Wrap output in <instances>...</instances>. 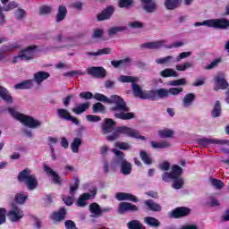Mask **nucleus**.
<instances>
[{
	"instance_id": "obj_42",
	"label": "nucleus",
	"mask_w": 229,
	"mask_h": 229,
	"mask_svg": "<svg viewBox=\"0 0 229 229\" xmlns=\"http://www.w3.org/2000/svg\"><path fill=\"white\" fill-rule=\"evenodd\" d=\"M28 199V194L25 191H21L15 195V201L18 205H24Z\"/></svg>"
},
{
	"instance_id": "obj_4",
	"label": "nucleus",
	"mask_w": 229,
	"mask_h": 229,
	"mask_svg": "<svg viewBox=\"0 0 229 229\" xmlns=\"http://www.w3.org/2000/svg\"><path fill=\"white\" fill-rule=\"evenodd\" d=\"M182 167L178 166V165H174L172 167V173H165L162 175L164 182H169V180H174L172 184L173 189L176 191L182 189L183 187V179L180 177L182 173Z\"/></svg>"
},
{
	"instance_id": "obj_22",
	"label": "nucleus",
	"mask_w": 229,
	"mask_h": 229,
	"mask_svg": "<svg viewBox=\"0 0 229 229\" xmlns=\"http://www.w3.org/2000/svg\"><path fill=\"white\" fill-rule=\"evenodd\" d=\"M114 10L115 9L112 5L106 7L100 14L98 15V21H107V19H110V17L114 15Z\"/></svg>"
},
{
	"instance_id": "obj_24",
	"label": "nucleus",
	"mask_w": 229,
	"mask_h": 229,
	"mask_svg": "<svg viewBox=\"0 0 229 229\" xmlns=\"http://www.w3.org/2000/svg\"><path fill=\"white\" fill-rule=\"evenodd\" d=\"M21 47V44L19 42L13 43L8 46H4L2 48H0V61L4 58V53H12V51L15 49H19Z\"/></svg>"
},
{
	"instance_id": "obj_17",
	"label": "nucleus",
	"mask_w": 229,
	"mask_h": 229,
	"mask_svg": "<svg viewBox=\"0 0 229 229\" xmlns=\"http://www.w3.org/2000/svg\"><path fill=\"white\" fill-rule=\"evenodd\" d=\"M139 208L131 203L121 202L118 205V214H124V212H137Z\"/></svg>"
},
{
	"instance_id": "obj_12",
	"label": "nucleus",
	"mask_w": 229,
	"mask_h": 229,
	"mask_svg": "<svg viewBox=\"0 0 229 229\" xmlns=\"http://www.w3.org/2000/svg\"><path fill=\"white\" fill-rule=\"evenodd\" d=\"M110 210H112L111 208L101 209V207L98 203H92L89 205V212L91 214V217H99L103 212H110Z\"/></svg>"
},
{
	"instance_id": "obj_27",
	"label": "nucleus",
	"mask_w": 229,
	"mask_h": 229,
	"mask_svg": "<svg viewBox=\"0 0 229 229\" xmlns=\"http://www.w3.org/2000/svg\"><path fill=\"white\" fill-rule=\"evenodd\" d=\"M150 146L153 149H167L171 148V142L165 140V141H150Z\"/></svg>"
},
{
	"instance_id": "obj_58",
	"label": "nucleus",
	"mask_w": 229,
	"mask_h": 229,
	"mask_svg": "<svg viewBox=\"0 0 229 229\" xmlns=\"http://www.w3.org/2000/svg\"><path fill=\"white\" fill-rule=\"evenodd\" d=\"M14 17L18 21H21V20L24 19V17H26V11H24L23 9L16 10L15 13H14Z\"/></svg>"
},
{
	"instance_id": "obj_50",
	"label": "nucleus",
	"mask_w": 229,
	"mask_h": 229,
	"mask_svg": "<svg viewBox=\"0 0 229 229\" xmlns=\"http://www.w3.org/2000/svg\"><path fill=\"white\" fill-rule=\"evenodd\" d=\"M92 108H93L94 114H105V110H106L105 106H103V104L99 102L94 104Z\"/></svg>"
},
{
	"instance_id": "obj_64",
	"label": "nucleus",
	"mask_w": 229,
	"mask_h": 229,
	"mask_svg": "<svg viewBox=\"0 0 229 229\" xmlns=\"http://www.w3.org/2000/svg\"><path fill=\"white\" fill-rule=\"evenodd\" d=\"M170 167L171 164L167 161H163L161 164H159V169L161 171H169Z\"/></svg>"
},
{
	"instance_id": "obj_6",
	"label": "nucleus",
	"mask_w": 229,
	"mask_h": 229,
	"mask_svg": "<svg viewBox=\"0 0 229 229\" xmlns=\"http://www.w3.org/2000/svg\"><path fill=\"white\" fill-rule=\"evenodd\" d=\"M194 26L196 28H198V26H207L208 28H215V30H226V28H229V21L225 18L211 19L202 22H195Z\"/></svg>"
},
{
	"instance_id": "obj_47",
	"label": "nucleus",
	"mask_w": 229,
	"mask_h": 229,
	"mask_svg": "<svg viewBox=\"0 0 229 229\" xmlns=\"http://www.w3.org/2000/svg\"><path fill=\"white\" fill-rule=\"evenodd\" d=\"M140 157L142 162H144V164H147V165H151L153 162V160L151 159V157H149V154H148V152H146V150H141L140 152Z\"/></svg>"
},
{
	"instance_id": "obj_54",
	"label": "nucleus",
	"mask_w": 229,
	"mask_h": 229,
	"mask_svg": "<svg viewBox=\"0 0 229 229\" xmlns=\"http://www.w3.org/2000/svg\"><path fill=\"white\" fill-rule=\"evenodd\" d=\"M121 137V132L119 131L118 127L116 128L115 131L106 137L107 140L113 142L114 140H117Z\"/></svg>"
},
{
	"instance_id": "obj_33",
	"label": "nucleus",
	"mask_w": 229,
	"mask_h": 229,
	"mask_svg": "<svg viewBox=\"0 0 229 229\" xmlns=\"http://www.w3.org/2000/svg\"><path fill=\"white\" fill-rule=\"evenodd\" d=\"M66 214L67 212L65 211V209L64 208H61L59 212H55L51 215V219H53L55 223H58V221L65 219Z\"/></svg>"
},
{
	"instance_id": "obj_23",
	"label": "nucleus",
	"mask_w": 229,
	"mask_h": 229,
	"mask_svg": "<svg viewBox=\"0 0 229 229\" xmlns=\"http://www.w3.org/2000/svg\"><path fill=\"white\" fill-rule=\"evenodd\" d=\"M88 72L91 76H95L96 78H105L106 74V71L103 67H91L88 69Z\"/></svg>"
},
{
	"instance_id": "obj_35",
	"label": "nucleus",
	"mask_w": 229,
	"mask_h": 229,
	"mask_svg": "<svg viewBox=\"0 0 229 229\" xmlns=\"http://www.w3.org/2000/svg\"><path fill=\"white\" fill-rule=\"evenodd\" d=\"M162 78H178V72L174 69L166 68L160 72Z\"/></svg>"
},
{
	"instance_id": "obj_57",
	"label": "nucleus",
	"mask_w": 229,
	"mask_h": 229,
	"mask_svg": "<svg viewBox=\"0 0 229 229\" xmlns=\"http://www.w3.org/2000/svg\"><path fill=\"white\" fill-rule=\"evenodd\" d=\"M63 201L67 205L68 207H71L74 203V195L72 193H70V196H64L63 198Z\"/></svg>"
},
{
	"instance_id": "obj_43",
	"label": "nucleus",
	"mask_w": 229,
	"mask_h": 229,
	"mask_svg": "<svg viewBox=\"0 0 229 229\" xmlns=\"http://www.w3.org/2000/svg\"><path fill=\"white\" fill-rule=\"evenodd\" d=\"M144 222L146 225H148V226H154L155 228L160 226V222L153 216L145 217Z\"/></svg>"
},
{
	"instance_id": "obj_3",
	"label": "nucleus",
	"mask_w": 229,
	"mask_h": 229,
	"mask_svg": "<svg viewBox=\"0 0 229 229\" xmlns=\"http://www.w3.org/2000/svg\"><path fill=\"white\" fill-rule=\"evenodd\" d=\"M9 114L12 115V117H13V119H16V121H19L21 123V124H24V126H28V128L35 129L42 126V122L31 116L22 114L21 113H19V111H16L13 107L9 108Z\"/></svg>"
},
{
	"instance_id": "obj_37",
	"label": "nucleus",
	"mask_w": 229,
	"mask_h": 229,
	"mask_svg": "<svg viewBox=\"0 0 229 229\" xmlns=\"http://www.w3.org/2000/svg\"><path fill=\"white\" fill-rule=\"evenodd\" d=\"M86 55L89 56H101L102 55H112V48L110 47H106L98 50L97 52H86Z\"/></svg>"
},
{
	"instance_id": "obj_44",
	"label": "nucleus",
	"mask_w": 229,
	"mask_h": 229,
	"mask_svg": "<svg viewBox=\"0 0 229 229\" xmlns=\"http://www.w3.org/2000/svg\"><path fill=\"white\" fill-rule=\"evenodd\" d=\"M114 148H116L118 149H122L123 151H128L131 148V145L128 142H123V141H116L114 143Z\"/></svg>"
},
{
	"instance_id": "obj_21",
	"label": "nucleus",
	"mask_w": 229,
	"mask_h": 229,
	"mask_svg": "<svg viewBox=\"0 0 229 229\" xmlns=\"http://www.w3.org/2000/svg\"><path fill=\"white\" fill-rule=\"evenodd\" d=\"M191 214V208L185 207H180L172 211V217L178 219V217H185Z\"/></svg>"
},
{
	"instance_id": "obj_41",
	"label": "nucleus",
	"mask_w": 229,
	"mask_h": 229,
	"mask_svg": "<svg viewBox=\"0 0 229 229\" xmlns=\"http://www.w3.org/2000/svg\"><path fill=\"white\" fill-rule=\"evenodd\" d=\"M221 102L216 101L214 106H213V110L211 112V117H220L221 115Z\"/></svg>"
},
{
	"instance_id": "obj_38",
	"label": "nucleus",
	"mask_w": 229,
	"mask_h": 229,
	"mask_svg": "<svg viewBox=\"0 0 229 229\" xmlns=\"http://www.w3.org/2000/svg\"><path fill=\"white\" fill-rule=\"evenodd\" d=\"M118 81L121 83H137V81H139V77H135V76H128V75H121L118 78Z\"/></svg>"
},
{
	"instance_id": "obj_51",
	"label": "nucleus",
	"mask_w": 229,
	"mask_h": 229,
	"mask_svg": "<svg viewBox=\"0 0 229 229\" xmlns=\"http://www.w3.org/2000/svg\"><path fill=\"white\" fill-rule=\"evenodd\" d=\"M170 87H180L182 85H187V80L185 79H179L176 81H171L168 82Z\"/></svg>"
},
{
	"instance_id": "obj_56",
	"label": "nucleus",
	"mask_w": 229,
	"mask_h": 229,
	"mask_svg": "<svg viewBox=\"0 0 229 229\" xmlns=\"http://www.w3.org/2000/svg\"><path fill=\"white\" fill-rule=\"evenodd\" d=\"M182 92H183V88H170L168 89V97L178 96V94H182Z\"/></svg>"
},
{
	"instance_id": "obj_30",
	"label": "nucleus",
	"mask_w": 229,
	"mask_h": 229,
	"mask_svg": "<svg viewBox=\"0 0 229 229\" xmlns=\"http://www.w3.org/2000/svg\"><path fill=\"white\" fill-rule=\"evenodd\" d=\"M164 46H165V41H156L142 44L141 47L144 49H159V47H164Z\"/></svg>"
},
{
	"instance_id": "obj_60",
	"label": "nucleus",
	"mask_w": 229,
	"mask_h": 229,
	"mask_svg": "<svg viewBox=\"0 0 229 229\" xmlns=\"http://www.w3.org/2000/svg\"><path fill=\"white\" fill-rule=\"evenodd\" d=\"M211 185L212 187H214L215 189H223L224 187V183L223 182H221L220 180L217 179H211Z\"/></svg>"
},
{
	"instance_id": "obj_49",
	"label": "nucleus",
	"mask_w": 229,
	"mask_h": 229,
	"mask_svg": "<svg viewBox=\"0 0 229 229\" xmlns=\"http://www.w3.org/2000/svg\"><path fill=\"white\" fill-rule=\"evenodd\" d=\"M129 229H146L139 220H132L127 224Z\"/></svg>"
},
{
	"instance_id": "obj_25",
	"label": "nucleus",
	"mask_w": 229,
	"mask_h": 229,
	"mask_svg": "<svg viewBox=\"0 0 229 229\" xmlns=\"http://www.w3.org/2000/svg\"><path fill=\"white\" fill-rule=\"evenodd\" d=\"M90 108V103L89 102H85L81 104H77L72 109V113L76 114L77 115H80L83 114V112H87Z\"/></svg>"
},
{
	"instance_id": "obj_7",
	"label": "nucleus",
	"mask_w": 229,
	"mask_h": 229,
	"mask_svg": "<svg viewBox=\"0 0 229 229\" xmlns=\"http://www.w3.org/2000/svg\"><path fill=\"white\" fill-rule=\"evenodd\" d=\"M38 51V47L37 46H30L21 49L18 55L13 57V62L17 64V62H21V60H33L35 58V53Z\"/></svg>"
},
{
	"instance_id": "obj_29",
	"label": "nucleus",
	"mask_w": 229,
	"mask_h": 229,
	"mask_svg": "<svg viewBox=\"0 0 229 229\" xmlns=\"http://www.w3.org/2000/svg\"><path fill=\"white\" fill-rule=\"evenodd\" d=\"M183 3V0H165L164 4L166 10H176Z\"/></svg>"
},
{
	"instance_id": "obj_61",
	"label": "nucleus",
	"mask_w": 229,
	"mask_h": 229,
	"mask_svg": "<svg viewBox=\"0 0 229 229\" xmlns=\"http://www.w3.org/2000/svg\"><path fill=\"white\" fill-rule=\"evenodd\" d=\"M143 26L144 25L142 24V22L137 21H131L129 23V28H131L132 30H140L143 28Z\"/></svg>"
},
{
	"instance_id": "obj_10",
	"label": "nucleus",
	"mask_w": 229,
	"mask_h": 229,
	"mask_svg": "<svg viewBox=\"0 0 229 229\" xmlns=\"http://www.w3.org/2000/svg\"><path fill=\"white\" fill-rule=\"evenodd\" d=\"M118 131L120 135H126V137H131V139H140V140H146L145 136H141L139 131L130 128L128 126L118 127Z\"/></svg>"
},
{
	"instance_id": "obj_28",
	"label": "nucleus",
	"mask_w": 229,
	"mask_h": 229,
	"mask_svg": "<svg viewBox=\"0 0 229 229\" xmlns=\"http://www.w3.org/2000/svg\"><path fill=\"white\" fill-rule=\"evenodd\" d=\"M195 99H196V95H194V93L186 94L182 98V106L184 108H191Z\"/></svg>"
},
{
	"instance_id": "obj_31",
	"label": "nucleus",
	"mask_w": 229,
	"mask_h": 229,
	"mask_svg": "<svg viewBox=\"0 0 229 229\" xmlns=\"http://www.w3.org/2000/svg\"><path fill=\"white\" fill-rule=\"evenodd\" d=\"M143 8L148 13H153L157 10V4L152 0H142Z\"/></svg>"
},
{
	"instance_id": "obj_8",
	"label": "nucleus",
	"mask_w": 229,
	"mask_h": 229,
	"mask_svg": "<svg viewBox=\"0 0 229 229\" xmlns=\"http://www.w3.org/2000/svg\"><path fill=\"white\" fill-rule=\"evenodd\" d=\"M7 217L11 223H19L24 217V211L17 204L13 203L7 213Z\"/></svg>"
},
{
	"instance_id": "obj_5",
	"label": "nucleus",
	"mask_w": 229,
	"mask_h": 229,
	"mask_svg": "<svg viewBox=\"0 0 229 229\" xmlns=\"http://www.w3.org/2000/svg\"><path fill=\"white\" fill-rule=\"evenodd\" d=\"M17 178L20 183H25L28 191H35V189L38 187V180H37V176L31 174V170L28 168L20 172Z\"/></svg>"
},
{
	"instance_id": "obj_26",
	"label": "nucleus",
	"mask_w": 229,
	"mask_h": 229,
	"mask_svg": "<svg viewBox=\"0 0 229 229\" xmlns=\"http://www.w3.org/2000/svg\"><path fill=\"white\" fill-rule=\"evenodd\" d=\"M156 64H158L159 65H173V64H176V58L173 55L160 57L156 59Z\"/></svg>"
},
{
	"instance_id": "obj_39",
	"label": "nucleus",
	"mask_w": 229,
	"mask_h": 229,
	"mask_svg": "<svg viewBox=\"0 0 229 229\" xmlns=\"http://www.w3.org/2000/svg\"><path fill=\"white\" fill-rule=\"evenodd\" d=\"M0 98L6 103H13V98L5 88L0 87Z\"/></svg>"
},
{
	"instance_id": "obj_34",
	"label": "nucleus",
	"mask_w": 229,
	"mask_h": 229,
	"mask_svg": "<svg viewBox=\"0 0 229 229\" xmlns=\"http://www.w3.org/2000/svg\"><path fill=\"white\" fill-rule=\"evenodd\" d=\"M49 72H38L34 74V81L38 85H40L42 81L47 80L49 78Z\"/></svg>"
},
{
	"instance_id": "obj_1",
	"label": "nucleus",
	"mask_w": 229,
	"mask_h": 229,
	"mask_svg": "<svg viewBox=\"0 0 229 229\" xmlns=\"http://www.w3.org/2000/svg\"><path fill=\"white\" fill-rule=\"evenodd\" d=\"M80 98L82 99H97V101H101L102 103H107V105H113L110 107V112L114 114L116 119H122L123 121H130V119H135V113L130 112V108L126 106V102L117 96L113 95L109 98L101 93L92 94L90 91H84L80 93Z\"/></svg>"
},
{
	"instance_id": "obj_2",
	"label": "nucleus",
	"mask_w": 229,
	"mask_h": 229,
	"mask_svg": "<svg viewBox=\"0 0 229 229\" xmlns=\"http://www.w3.org/2000/svg\"><path fill=\"white\" fill-rule=\"evenodd\" d=\"M112 151L115 155V157L111 163L112 167L121 165V172L123 174H131V163L126 160V156L123 154V152L117 148H114Z\"/></svg>"
},
{
	"instance_id": "obj_19",
	"label": "nucleus",
	"mask_w": 229,
	"mask_h": 229,
	"mask_svg": "<svg viewBox=\"0 0 229 229\" xmlns=\"http://www.w3.org/2000/svg\"><path fill=\"white\" fill-rule=\"evenodd\" d=\"M114 128H115V122L114 120L110 118L104 120V123H102V131L105 135L112 133Z\"/></svg>"
},
{
	"instance_id": "obj_14",
	"label": "nucleus",
	"mask_w": 229,
	"mask_h": 229,
	"mask_svg": "<svg viewBox=\"0 0 229 229\" xmlns=\"http://www.w3.org/2000/svg\"><path fill=\"white\" fill-rule=\"evenodd\" d=\"M132 90L134 92V96H136V98H140V99H149V98L151 97L150 90H142L139 84H136L135 82L132 83Z\"/></svg>"
},
{
	"instance_id": "obj_52",
	"label": "nucleus",
	"mask_w": 229,
	"mask_h": 229,
	"mask_svg": "<svg viewBox=\"0 0 229 229\" xmlns=\"http://www.w3.org/2000/svg\"><path fill=\"white\" fill-rule=\"evenodd\" d=\"M78 187H80V179L78 177L73 178V183L70 186V194H73L78 191Z\"/></svg>"
},
{
	"instance_id": "obj_13",
	"label": "nucleus",
	"mask_w": 229,
	"mask_h": 229,
	"mask_svg": "<svg viewBox=\"0 0 229 229\" xmlns=\"http://www.w3.org/2000/svg\"><path fill=\"white\" fill-rule=\"evenodd\" d=\"M114 198L117 201H132L133 203H138L139 201V199L135 195L126 192H116Z\"/></svg>"
},
{
	"instance_id": "obj_32",
	"label": "nucleus",
	"mask_w": 229,
	"mask_h": 229,
	"mask_svg": "<svg viewBox=\"0 0 229 229\" xmlns=\"http://www.w3.org/2000/svg\"><path fill=\"white\" fill-rule=\"evenodd\" d=\"M144 205L148 210H152L153 212H160L162 210V206L151 199L145 200Z\"/></svg>"
},
{
	"instance_id": "obj_9",
	"label": "nucleus",
	"mask_w": 229,
	"mask_h": 229,
	"mask_svg": "<svg viewBox=\"0 0 229 229\" xmlns=\"http://www.w3.org/2000/svg\"><path fill=\"white\" fill-rule=\"evenodd\" d=\"M197 142L200 148H208V146H229V140L200 138Z\"/></svg>"
},
{
	"instance_id": "obj_45",
	"label": "nucleus",
	"mask_w": 229,
	"mask_h": 229,
	"mask_svg": "<svg viewBox=\"0 0 229 229\" xmlns=\"http://www.w3.org/2000/svg\"><path fill=\"white\" fill-rule=\"evenodd\" d=\"M80 146H81V140L80 138H75L71 143V149L72 153H79Z\"/></svg>"
},
{
	"instance_id": "obj_20",
	"label": "nucleus",
	"mask_w": 229,
	"mask_h": 229,
	"mask_svg": "<svg viewBox=\"0 0 229 229\" xmlns=\"http://www.w3.org/2000/svg\"><path fill=\"white\" fill-rule=\"evenodd\" d=\"M155 98H159L160 99L169 98V89H158L156 90H150L149 99H155Z\"/></svg>"
},
{
	"instance_id": "obj_46",
	"label": "nucleus",
	"mask_w": 229,
	"mask_h": 229,
	"mask_svg": "<svg viewBox=\"0 0 229 229\" xmlns=\"http://www.w3.org/2000/svg\"><path fill=\"white\" fill-rule=\"evenodd\" d=\"M133 0H119L118 6L119 8H124L125 10H130L133 6Z\"/></svg>"
},
{
	"instance_id": "obj_15",
	"label": "nucleus",
	"mask_w": 229,
	"mask_h": 229,
	"mask_svg": "<svg viewBox=\"0 0 229 229\" xmlns=\"http://www.w3.org/2000/svg\"><path fill=\"white\" fill-rule=\"evenodd\" d=\"M44 170L47 176L51 178V182H53V183H55L57 185H60V183H62V179L60 178V175H58V174L55 170L49 167V165H45Z\"/></svg>"
},
{
	"instance_id": "obj_11",
	"label": "nucleus",
	"mask_w": 229,
	"mask_h": 229,
	"mask_svg": "<svg viewBox=\"0 0 229 229\" xmlns=\"http://www.w3.org/2000/svg\"><path fill=\"white\" fill-rule=\"evenodd\" d=\"M215 90H226L228 89V81H226V75L220 72L214 77Z\"/></svg>"
},
{
	"instance_id": "obj_48",
	"label": "nucleus",
	"mask_w": 229,
	"mask_h": 229,
	"mask_svg": "<svg viewBox=\"0 0 229 229\" xmlns=\"http://www.w3.org/2000/svg\"><path fill=\"white\" fill-rule=\"evenodd\" d=\"M66 15H67V8L65 6H59V10L56 17L57 22L64 21Z\"/></svg>"
},
{
	"instance_id": "obj_63",
	"label": "nucleus",
	"mask_w": 229,
	"mask_h": 229,
	"mask_svg": "<svg viewBox=\"0 0 229 229\" xmlns=\"http://www.w3.org/2000/svg\"><path fill=\"white\" fill-rule=\"evenodd\" d=\"M191 52H182L179 54V55L175 58V62H182V60H185V58H189L191 56Z\"/></svg>"
},
{
	"instance_id": "obj_59",
	"label": "nucleus",
	"mask_w": 229,
	"mask_h": 229,
	"mask_svg": "<svg viewBox=\"0 0 229 229\" xmlns=\"http://www.w3.org/2000/svg\"><path fill=\"white\" fill-rule=\"evenodd\" d=\"M51 12H53V8L49 5H44L39 9V13H41V15H47L51 13Z\"/></svg>"
},
{
	"instance_id": "obj_53",
	"label": "nucleus",
	"mask_w": 229,
	"mask_h": 229,
	"mask_svg": "<svg viewBox=\"0 0 229 229\" xmlns=\"http://www.w3.org/2000/svg\"><path fill=\"white\" fill-rule=\"evenodd\" d=\"M191 67H192V63L191 62H185L182 64H177L175 66L176 71H182V72L187 71V69H191Z\"/></svg>"
},
{
	"instance_id": "obj_18",
	"label": "nucleus",
	"mask_w": 229,
	"mask_h": 229,
	"mask_svg": "<svg viewBox=\"0 0 229 229\" xmlns=\"http://www.w3.org/2000/svg\"><path fill=\"white\" fill-rule=\"evenodd\" d=\"M58 117L61 119H65V121H72L73 124H80V121L76 119V117L71 115V113L66 109H57Z\"/></svg>"
},
{
	"instance_id": "obj_36",
	"label": "nucleus",
	"mask_w": 229,
	"mask_h": 229,
	"mask_svg": "<svg viewBox=\"0 0 229 229\" xmlns=\"http://www.w3.org/2000/svg\"><path fill=\"white\" fill-rule=\"evenodd\" d=\"M33 87V81L28 80L25 81H21L16 85H14V89L19 90H26L28 89H31Z\"/></svg>"
},
{
	"instance_id": "obj_40",
	"label": "nucleus",
	"mask_w": 229,
	"mask_h": 229,
	"mask_svg": "<svg viewBox=\"0 0 229 229\" xmlns=\"http://www.w3.org/2000/svg\"><path fill=\"white\" fill-rule=\"evenodd\" d=\"M160 139H171L174 135V131L170 129H162L157 131Z\"/></svg>"
},
{
	"instance_id": "obj_62",
	"label": "nucleus",
	"mask_w": 229,
	"mask_h": 229,
	"mask_svg": "<svg viewBox=\"0 0 229 229\" xmlns=\"http://www.w3.org/2000/svg\"><path fill=\"white\" fill-rule=\"evenodd\" d=\"M86 120L89 123H99V121H101V117H99L98 115H96V114H88L86 116Z\"/></svg>"
},
{
	"instance_id": "obj_55",
	"label": "nucleus",
	"mask_w": 229,
	"mask_h": 229,
	"mask_svg": "<svg viewBox=\"0 0 229 229\" xmlns=\"http://www.w3.org/2000/svg\"><path fill=\"white\" fill-rule=\"evenodd\" d=\"M222 60L221 58H216L215 60H213L209 64H208L205 69L207 71H210V69H215V67H217V65H219V64H221Z\"/></svg>"
},
{
	"instance_id": "obj_16",
	"label": "nucleus",
	"mask_w": 229,
	"mask_h": 229,
	"mask_svg": "<svg viewBox=\"0 0 229 229\" xmlns=\"http://www.w3.org/2000/svg\"><path fill=\"white\" fill-rule=\"evenodd\" d=\"M98 192V190L94 189L90 193H83L80 196L76 202L77 207H85L88 199H92Z\"/></svg>"
}]
</instances>
